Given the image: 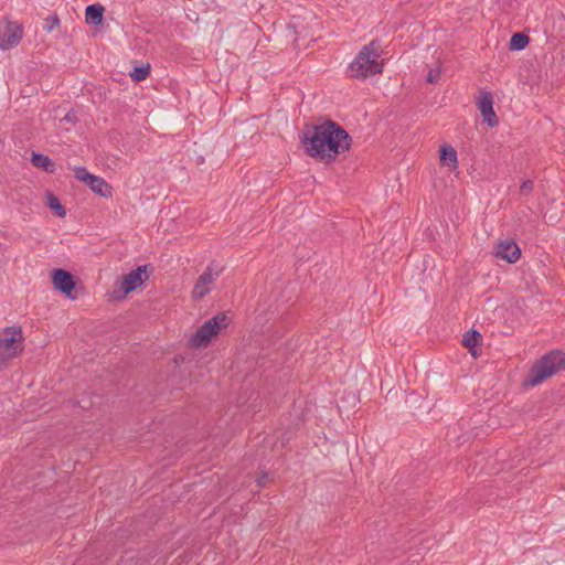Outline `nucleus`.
<instances>
[{
	"label": "nucleus",
	"mask_w": 565,
	"mask_h": 565,
	"mask_svg": "<svg viewBox=\"0 0 565 565\" xmlns=\"http://www.w3.org/2000/svg\"><path fill=\"white\" fill-rule=\"evenodd\" d=\"M22 39V28L15 23L0 25V50L17 45Z\"/></svg>",
	"instance_id": "9"
},
{
	"label": "nucleus",
	"mask_w": 565,
	"mask_h": 565,
	"mask_svg": "<svg viewBox=\"0 0 565 565\" xmlns=\"http://www.w3.org/2000/svg\"><path fill=\"white\" fill-rule=\"evenodd\" d=\"M94 193L102 198H111L113 186L103 178L95 175L90 182L86 184Z\"/></svg>",
	"instance_id": "11"
},
{
	"label": "nucleus",
	"mask_w": 565,
	"mask_h": 565,
	"mask_svg": "<svg viewBox=\"0 0 565 565\" xmlns=\"http://www.w3.org/2000/svg\"><path fill=\"white\" fill-rule=\"evenodd\" d=\"M105 8L99 3L89 4L86 7L85 19L88 24L99 25L103 22Z\"/></svg>",
	"instance_id": "12"
},
{
	"label": "nucleus",
	"mask_w": 565,
	"mask_h": 565,
	"mask_svg": "<svg viewBox=\"0 0 565 565\" xmlns=\"http://www.w3.org/2000/svg\"><path fill=\"white\" fill-rule=\"evenodd\" d=\"M529 42H530L529 35H526L525 33H522V32H515L512 34V36L510 39L509 46H510V50L521 51L526 47Z\"/></svg>",
	"instance_id": "18"
},
{
	"label": "nucleus",
	"mask_w": 565,
	"mask_h": 565,
	"mask_svg": "<svg viewBox=\"0 0 565 565\" xmlns=\"http://www.w3.org/2000/svg\"><path fill=\"white\" fill-rule=\"evenodd\" d=\"M61 121L70 122V124H76L77 122V115L74 110H70L62 119Z\"/></svg>",
	"instance_id": "25"
},
{
	"label": "nucleus",
	"mask_w": 565,
	"mask_h": 565,
	"mask_svg": "<svg viewBox=\"0 0 565 565\" xmlns=\"http://www.w3.org/2000/svg\"><path fill=\"white\" fill-rule=\"evenodd\" d=\"M494 256L510 264H514L521 257V249L511 238L500 239L494 246Z\"/></svg>",
	"instance_id": "8"
},
{
	"label": "nucleus",
	"mask_w": 565,
	"mask_h": 565,
	"mask_svg": "<svg viewBox=\"0 0 565 565\" xmlns=\"http://www.w3.org/2000/svg\"><path fill=\"white\" fill-rule=\"evenodd\" d=\"M23 332L18 326L7 327L0 331V370L6 369L10 361L23 350Z\"/></svg>",
	"instance_id": "4"
},
{
	"label": "nucleus",
	"mask_w": 565,
	"mask_h": 565,
	"mask_svg": "<svg viewBox=\"0 0 565 565\" xmlns=\"http://www.w3.org/2000/svg\"><path fill=\"white\" fill-rule=\"evenodd\" d=\"M300 142L306 154L320 162L331 163L337 156L350 149L352 137L341 125L328 119L322 124L306 126Z\"/></svg>",
	"instance_id": "1"
},
{
	"label": "nucleus",
	"mask_w": 565,
	"mask_h": 565,
	"mask_svg": "<svg viewBox=\"0 0 565 565\" xmlns=\"http://www.w3.org/2000/svg\"><path fill=\"white\" fill-rule=\"evenodd\" d=\"M267 478V475L265 473L262 478L257 480V483L259 487H263L265 484V480Z\"/></svg>",
	"instance_id": "26"
},
{
	"label": "nucleus",
	"mask_w": 565,
	"mask_h": 565,
	"mask_svg": "<svg viewBox=\"0 0 565 565\" xmlns=\"http://www.w3.org/2000/svg\"><path fill=\"white\" fill-rule=\"evenodd\" d=\"M222 273V268L215 262L211 263L205 270L199 276L200 282L202 285L212 284Z\"/></svg>",
	"instance_id": "16"
},
{
	"label": "nucleus",
	"mask_w": 565,
	"mask_h": 565,
	"mask_svg": "<svg viewBox=\"0 0 565 565\" xmlns=\"http://www.w3.org/2000/svg\"><path fill=\"white\" fill-rule=\"evenodd\" d=\"M478 108L484 119V121L490 126H497L499 122L498 116L493 110V98L490 93H483L478 100Z\"/></svg>",
	"instance_id": "10"
},
{
	"label": "nucleus",
	"mask_w": 565,
	"mask_h": 565,
	"mask_svg": "<svg viewBox=\"0 0 565 565\" xmlns=\"http://www.w3.org/2000/svg\"><path fill=\"white\" fill-rule=\"evenodd\" d=\"M440 162L444 166L456 169L458 167L457 151L449 145L440 147Z\"/></svg>",
	"instance_id": "13"
},
{
	"label": "nucleus",
	"mask_w": 565,
	"mask_h": 565,
	"mask_svg": "<svg viewBox=\"0 0 565 565\" xmlns=\"http://www.w3.org/2000/svg\"><path fill=\"white\" fill-rule=\"evenodd\" d=\"M74 174L78 181L84 182L85 184L90 182L95 177L94 174L89 173L84 167H76L74 169Z\"/></svg>",
	"instance_id": "21"
},
{
	"label": "nucleus",
	"mask_w": 565,
	"mask_h": 565,
	"mask_svg": "<svg viewBox=\"0 0 565 565\" xmlns=\"http://www.w3.org/2000/svg\"><path fill=\"white\" fill-rule=\"evenodd\" d=\"M482 340V335L477 330H469L462 339V345L469 349V352L472 356H477V350L476 347L479 345V343Z\"/></svg>",
	"instance_id": "14"
},
{
	"label": "nucleus",
	"mask_w": 565,
	"mask_h": 565,
	"mask_svg": "<svg viewBox=\"0 0 565 565\" xmlns=\"http://www.w3.org/2000/svg\"><path fill=\"white\" fill-rule=\"evenodd\" d=\"M52 282L56 290L66 295L70 298H74L72 296V291L76 286V277L68 270L56 268L51 273Z\"/></svg>",
	"instance_id": "7"
},
{
	"label": "nucleus",
	"mask_w": 565,
	"mask_h": 565,
	"mask_svg": "<svg viewBox=\"0 0 565 565\" xmlns=\"http://www.w3.org/2000/svg\"><path fill=\"white\" fill-rule=\"evenodd\" d=\"M440 77V70L439 68H430L427 74V82L430 84H435L438 82Z\"/></svg>",
	"instance_id": "23"
},
{
	"label": "nucleus",
	"mask_w": 565,
	"mask_h": 565,
	"mask_svg": "<svg viewBox=\"0 0 565 565\" xmlns=\"http://www.w3.org/2000/svg\"><path fill=\"white\" fill-rule=\"evenodd\" d=\"M210 292V288L206 285H202L200 279H196V282L192 290V298L195 300L203 299Z\"/></svg>",
	"instance_id": "20"
},
{
	"label": "nucleus",
	"mask_w": 565,
	"mask_h": 565,
	"mask_svg": "<svg viewBox=\"0 0 565 565\" xmlns=\"http://www.w3.org/2000/svg\"><path fill=\"white\" fill-rule=\"evenodd\" d=\"M563 370H565V353L553 350L533 364L524 380V385L536 386Z\"/></svg>",
	"instance_id": "2"
},
{
	"label": "nucleus",
	"mask_w": 565,
	"mask_h": 565,
	"mask_svg": "<svg viewBox=\"0 0 565 565\" xmlns=\"http://www.w3.org/2000/svg\"><path fill=\"white\" fill-rule=\"evenodd\" d=\"M149 73H150V65L146 64V65H141V66H136L129 73V75L135 82H141L148 77Z\"/></svg>",
	"instance_id": "19"
},
{
	"label": "nucleus",
	"mask_w": 565,
	"mask_h": 565,
	"mask_svg": "<svg viewBox=\"0 0 565 565\" xmlns=\"http://www.w3.org/2000/svg\"><path fill=\"white\" fill-rule=\"evenodd\" d=\"M31 162L34 167L44 170L47 173H53L55 170L54 162L45 154L33 152Z\"/></svg>",
	"instance_id": "15"
},
{
	"label": "nucleus",
	"mask_w": 565,
	"mask_h": 565,
	"mask_svg": "<svg viewBox=\"0 0 565 565\" xmlns=\"http://www.w3.org/2000/svg\"><path fill=\"white\" fill-rule=\"evenodd\" d=\"M153 268L150 264L138 266L136 269L130 273L120 276L116 280V286L122 292V297L135 291L139 288L145 281H147L152 273Z\"/></svg>",
	"instance_id": "6"
},
{
	"label": "nucleus",
	"mask_w": 565,
	"mask_h": 565,
	"mask_svg": "<svg viewBox=\"0 0 565 565\" xmlns=\"http://www.w3.org/2000/svg\"><path fill=\"white\" fill-rule=\"evenodd\" d=\"M46 204L47 206L60 217H64L66 215L65 206L60 202V199L52 192L47 191L45 193Z\"/></svg>",
	"instance_id": "17"
},
{
	"label": "nucleus",
	"mask_w": 565,
	"mask_h": 565,
	"mask_svg": "<svg viewBox=\"0 0 565 565\" xmlns=\"http://www.w3.org/2000/svg\"><path fill=\"white\" fill-rule=\"evenodd\" d=\"M380 58V44L376 41L364 45L350 64L352 77L365 79L382 73L383 63Z\"/></svg>",
	"instance_id": "3"
},
{
	"label": "nucleus",
	"mask_w": 565,
	"mask_h": 565,
	"mask_svg": "<svg viewBox=\"0 0 565 565\" xmlns=\"http://www.w3.org/2000/svg\"><path fill=\"white\" fill-rule=\"evenodd\" d=\"M534 188V183L531 180H525L520 186V193L522 195H529Z\"/></svg>",
	"instance_id": "22"
},
{
	"label": "nucleus",
	"mask_w": 565,
	"mask_h": 565,
	"mask_svg": "<svg viewBox=\"0 0 565 565\" xmlns=\"http://www.w3.org/2000/svg\"><path fill=\"white\" fill-rule=\"evenodd\" d=\"M230 323V318L224 312H220L205 321L191 337L190 344L193 348L206 347L214 335L226 328Z\"/></svg>",
	"instance_id": "5"
},
{
	"label": "nucleus",
	"mask_w": 565,
	"mask_h": 565,
	"mask_svg": "<svg viewBox=\"0 0 565 565\" xmlns=\"http://www.w3.org/2000/svg\"><path fill=\"white\" fill-rule=\"evenodd\" d=\"M45 21H46V24L44 25V28L47 31H52L54 29V26L60 24V19L56 14L49 17Z\"/></svg>",
	"instance_id": "24"
}]
</instances>
